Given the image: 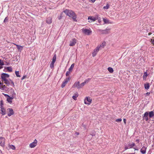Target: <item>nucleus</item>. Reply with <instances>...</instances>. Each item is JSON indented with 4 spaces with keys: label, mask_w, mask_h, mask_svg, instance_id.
I'll use <instances>...</instances> for the list:
<instances>
[{
    "label": "nucleus",
    "mask_w": 154,
    "mask_h": 154,
    "mask_svg": "<svg viewBox=\"0 0 154 154\" xmlns=\"http://www.w3.org/2000/svg\"><path fill=\"white\" fill-rule=\"evenodd\" d=\"M9 77V75L7 73H2L1 75V79L2 81L4 82V83L7 85V86H9L11 83L13 86H14V83L13 81L10 79H8L7 78Z\"/></svg>",
    "instance_id": "f257e3e1"
},
{
    "label": "nucleus",
    "mask_w": 154,
    "mask_h": 154,
    "mask_svg": "<svg viewBox=\"0 0 154 154\" xmlns=\"http://www.w3.org/2000/svg\"><path fill=\"white\" fill-rule=\"evenodd\" d=\"M84 83H82L81 84H80V82H76L74 83L73 87H76L78 89H79L84 86Z\"/></svg>",
    "instance_id": "f03ea898"
},
{
    "label": "nucleus",
    "mask_w": 154,
    "mask_h": 154,
    "mask_svg": "<svg viewBox=\"0 0 154 154\" xmlns=\"http://www.w3.org/2000/svg\"><path fill=\"white\" fill-rule=\"evenodd\" d=\"M56 54H55L53 58L52 61L50 64V67L51 68H54V64L56 61Z\"/></svg>",
    "instance_id": "7ed1b4c3"
},
{
    "label": "nucleus",
    "mask_w": 154,
    "mask_h": 154,
    "mask_svg": "<svg viewBox=\"0 0 154 154\" xmlns=\"http://www.w3.org/2000/svg\"><path fill=\"white\" fill-rule=\"evenodd\" d=\"M98 16L94 17L91 16H89L88 18V22L90 23L95 21L96 20L98 19Z\"/></svg>",
    "instance_id": "20e7f679"
},
{
    "label": "nucleus",
    "mask_w": 154,
    "mask_h": 154,
    "mask_svg": "<svg viewBox=\"0 0 154 154\" xmlns=\"http://www.w3.org/2000/svg\"><path fill=\"white\" fill-rule=\"evenodd\" d=\"M110 29L109 28H106L104 30H103L101 29H99L98 31L100 32L101 34H106L108 33L110 31Z\"/></svg>",
    "instance_id": "39448f33"
},
{
    "label": "nucleus",
    "mask_w": 154,
    "mask_h": 154,
    "mask_svg": "<svg viewBox=\"0 0 154 154\" xmlns=\"http://www.w3.org/2000/svg\"><path fill=\"white\" fill-rule=\"evenodd\" d=\"M70 15L69 17H71L72 18L74 21H76V16L75 13L71 10V12L70 13Z\"/></svg>",
    "instance_id": "423d86ee"
},
{
    "label": "nucleus",
    "mask_w": 154,
    "mask_h": 154,
    "mask_svg": "<svg viewBox=\"0 0 154 154\" xmlns=\"http://www.w3.org/2000/svg\"><path fill=\"white\" fill-rule=\"evenodd\" d=\"M92 99L89 97H86L84 103H85L87 105H90Z\"/></svg>",
    "instance_id": "0eeeda50"
},
{
    "label": "nucleus",
    "mask_w": 154,
    "mask_h": 154,
    "mask_svg": "<svg viewBox=\"0 0 154 154\" xmlns=\"http://www.w3.org/2000/svg\"><path fill=\"white\" fill-rule=\"evenodd\" d=\"M5 139L4 137H0V146L4 147L5 146Z\"/></svg>",
    "instance_id": "6e6552de"
},
{
    "label": "nucleus",
    "mask_w": 154,
    "mask_h": 154,
    "mask_svg": "<svg viewBox=\"0 0 154 154\" xmlns=\"http://www.w3.org/2000/svg\"><path fill=\"white\" fill-rule=\"evenodd\" d=\"M70 79L69 77H67L65 79L61 85V87L62 88H64L67 82L70 80Z\"/></svg>",
    "instance_id": "1a4fd4ad"
},
{
    "label": "nucleus",
    "mask_w": 154,
    "mask_h": 154,
    "mask_svg": "<svg viewBox=\"0 0 154 154\" xmlns=\"http://www.w3.org/2000/svg\"><path fill=\"white\" fill-rule=\"evenodd\" d=\"M100 50V47L97 46L96 48L94 49L92 53V55L93 57H95Z\"/></svg>",
    "instance_id": "9d476101"
},
{
    "label": "nucleus",
    "mask_w": 154,
    "mask_h": 154,
    "mask_svg": "<svg viewBox=\"0 0 154 154\" xmlns=\"http://www.w3.org/2000/svg\"><path fill=\"white\" fill-rule=\"evenodd\" d=\"M37 141L35 139L34 142L30 143L29 145V147L31 148H33L35 147L37 145Z\"/></svg>",
    "instance_id": "9b49d317"
},
{
    "label": "nucleus",
    "mask_w": 154,
    "mask_h": 154,
    "mask_svg": "<svg viewBox=\"0 0 154 154\" xmlns=\"http://www.w3.org/2000/svg\"><path fill=\"white\" fill-rule=\"evenodd\" d=\"M0 89L2 90L3 91H6L7 89V88L6 86L3 85V83H2L0 81Z\"/></svg>",
    "instance_id": "f8f14e48"
},
{
    "label": "nucleus",
    "mask_w": 154,
    "mask_h": 154,
    "mask_svg": "<svg viewBox=\"0 0 154 154\" xmlns=\"http://www.w3.org/2000/svg\"><path fill=\"white\" fill-rule=\"evenodd\" d=\"M76 43V40L75 38L72 39L70 41L69 45L71 46H73L75 45Z\"/></svg>",
    "instance_id": "ddd939ff"
},
{
    "label": "nucleus",
    "mask_w": 154,
    "mask_h": 154,
    "mask_svg": "<svg viewBox=\"0 0 154 154\" xmlns=\"http://www.w3.org/2000/svg\"><path fill=\"white\" fill-rule=\"evenodd\" d=\"M8 112V116H11L13 115L14 114L13 110L11 108H8L7 109Z\"/></svg>",
    "instance_id": "4468645a"
},
{
    "label": "nucleus",
    "mask_w": 154,
    "mask_h": 154,
    "mask_svg": "<svg viewBox=\"0 0 154 154\" xmlns=\"http://www.w3.org/2000/svg\"><path fill=\"white\" fill-rule=\"evenodd\" d=\"M82 31L84 33L88 35H89L91 32L90 30L85 29H82Z\"/></svg>",
    "instance_id": "2eb2a0df"
},
{
    "label": "nucleus",
    "mask_w": 154,
    "mask_h": 154,
    "mask_svg": "<svg viewBox=\"0 0 154 154\" xmlns=\"http://www.w3.org/2000/svg\"><path fill=\"white\" fill-rule=\"evenodd\" d=\"M148 112H146L144 114L143 116V119H145L146 121H147L148 120Z\"/></svg>",
    "instance_id": "dca6fc26"
},
{
    "label": "nucleus",
    "mask_w": 154,
    "mask_h": 154,
    "mask_svg": "<svg viewBox=\"0 0 154 154\" xmlns=\"http://www.w3.org/2000/svg\"><path fill=\"white\" fill-rule=\"evenodd\" d=\"M146 147L145 146H143L140 149V152L142 154L146 153Z\"/></svg>",
    "instance_id": "f3484780"
},
{
    "label": "nucleus",
    "mask_w": 154,
    "mask_h": 154,
    "mask_svg": "<svg viewBox=\"0 0 154 154\" xmlns=\"http://www.w3.org/2000/svg\"><path fill=\"white\" fill-rule=\"evenodd\" d=\"M1 111L0 113H1L2 115H5L6 114V111L5 109L3 107H0Z\"/></svg>",
    "instance_id": "a211bd4d"
},
{
    "label": "nucleus",
    "mask_w": 154,
    "mask_h": 154,
    "mask_svg": "<svg viewBox=\"0 0 154 154\" xmlns=\"http://www.w3.org/2000/svg\"><path fill=\"white\" fill-rule=\"evenodd\" d=\"M71 10H69L68 9H66L63 12L67 15L69 17L70 12H71Z\"/></svg>",
    "instance_id": "6ab92c4d"
},
{
    "label": "nucleus",
    "mask_w": 154,
    "mask_h": 154,
    "mask_svg": "<svg viewBox=\"0 0 154 154\" xmlns=\"http://www.w3.org/2000/svg\"><path fill=\"white\" fill-rule=\"evenodd\" d=\"M14 98V97H8L7 99V100L10 103H11L12 102V101L11 100H12Z\"/></svg>",
    "instance_id": "aec40b11"
},
{
    "label": "nucleus",
    "mask_w": 154,
    "mask_h": 154,
    "mask_svg": "<svg viewBox=\"0 0 154 154\" xmlns=\"http://www.w3.org/2000/svg\"><path fill=\"white\" fill-rule=\"evenodd\" d=\"M106 45V42L104 41L101 43V44L100 45V46H98L99 47H100V48H103Z\"/></svg>",
    "instance_id": "412c9836"
},
{
    "label": "nucleus",
    "mask_w": 154,
    "mask_h": 154,
    "mask_svg": "<svg viewBox=\"0 0 154 154\" xmlns=\"http://www.w3.org/2000/svg\"><path fill=\"white\" fill-rule=\"evenodd\" d=\"M148 113L149 114V116L150 118L154 116V112L153 111L149 112Z\"/></svg>",
    "instance_id": "4be33fe9"
},
{
    "label": "nucleus",
    "mask_w": 154,
    "mask_h": 154,
    "mask_svg": "<svg viewBox=\"0 0 154 154\" xmlns=\"http://www.w3.org/2000/svg\"><path fill=\"white\" fill-rule=\"evenodd\" d=\"M78 94L77 93H76L72 97V98L76 100L77 99V97L78 96Z\"/></svg>",
    "instance_id": "5701e85b"
},
{
    "label": "nucleus",
    "mask_w": 154,
    "mask_h": 154,
    "mask_svg": "<svg viewBox=\"0 0 154 154\" xmlns=\"http://www.w3.org/2000/svg\"><path fill=\"white\" fill-rule=\"evenodd\" d=\"M52 22V19L51 17H48L46 20V22L49 24L51 23Z\"/></svg>",
    "instance_id": "b1692460"
},
{
    "label": "nucleus",
    "mask_w": 154,
    "mask_h": 154,
    "mask_svg": "<svg viewBox=\"0 0 154 154\" xmlns=\"http://www.w3.org/2000/svg\"><path fill=\"white\" fill-rule=\"evenodd\" d=\"M4 63L3 61L0 59V69L2 68V66L4 65Z\"/></svg>",
    "instance_id": "393cba45"
},
{
    "label": "nucleus",
    "mask_w": 154,
    "mask_h": 154,
    "mask_svg": "<svg viewBox=\"0 0 154 154\" xmlns=\"http://www.w3.org/2000/svg\"><path fill=\"white\" fill-rule=\"evenodd\" d=\"M144 87L145 89H149V84L148 83H147L144 85Z\"/></svg>",
    "instance_id": "a878e982"
},
{
    "label": "nucleus",
    "mask_w": 154,
    "mask_h": 154,
    "mask_svg": "<svg viewBox=\"0 0 154 154\" xmlns=\"http://www.w3.org/2000/svg\"><path fill=\"white\" fill-rule=\"evenodd\" d=\"M18 50H22L23 48V47L20 45H15Z\"/></svg>",
    "instance_id": "bb28decb"
},
{
    "label": "nucleus",
    "mask_w": 154,
    "mask_h": 154,
    "mask_svg": "<svg viewBox=\"0 0 154 154\" xmlns=\"http://www.w3.org/2000/svg\"><path fill=\"white\" fill-rule=\"evenodd\" d=\"M74 66V64L73 63L71 65L70 68L69 69V70L70 71H72Z\"/></svg>",
    "instance_id": "cd10ccee"
},
{
    "label": "nucleus",
    "mask_w": 154,
    "mask_h": 154,
    "mask_svg": "<svg viewBox=\"0 0 154 154\" xmlns=\"http://www.w3.org/2000/svg\"><path fill=\"white\" fill-rule=\"evenodd\" d=\"M108 71L110 72V73H112L113 72V69L110 67H109L107 69Z\"/></svg>",
    "instance_id": "c85d7f7f"
},
{
    "label": "nucleus",
    "mask_w": 154,
    "mask_h": 154,
    "mask_svg": "<svg viewBox=\"0 0 154 154\" xmlns=\"http://www.w3.org/2000/svg\"><path fill=\"white\" fill-rule=\"evenodd\" d=\"M103 20L105 23H109V20L106 18H103Z\"/></svg>",
    "instance_id": "c756f323"
},
{
    "label": "nucleus",
    "mask_w": 154,
    "mask_h": 154,
    "mask_svg": "<svg viewBox=\"0 0 154 154\" xmlns=\"http://www.w3.org/2000/svg\"><path fill=\"white\" fill-rule=\"evenodd\" d=\"M6 69L9 72H11L12 71V68L11 66L7 67Z\"/></svg>",
    "instance_id": "7c9ffc66"
},
{
    "label": "nucleus",
    "mask_w": 154,
    "mask_h": 154,
    "mask_svg": "<svg viewBox=\"0 0 154 154\" xmlns=\"http://www.w3.org/2000/svg\"><path fill=\"white\" fill-rule=\"evenodd\" d=\"M9 147L11 149H12L13 150H15V146L12 145H9Z\"/></svg>",
    "instance_id": "2f4dec72"
},
{
    "label": "nucleus",
    "mask_w": 154,
    "mask_h": 154,
    "mask_svg": "<svg viewBox=\"0 0 154 154\" xmlns=\"http://www.w3.org/2000/svg\"><path fill=\"white\" fill-rule=\"evenodd\" d=\"M147 76V73L146 72H145L144 73L143 75V79H146V78Z\"/></svg>",
    "instance_id": "473e14b6"
},
{
    "label": "nucleus",
    "mask_w": 154,
    "mask_h": 154,
    "mask_svg": "<svg viewBox=\"0 0 154 154\" xmlns=\"http://www.w3.org/2000/svg\"><path fill=\"white\" fill-rule=\"evenodd\" d=\"M128 146H129L130 148H132L134 146H135V144L134 143H133L132 144H129L128 145Z\"/></svg>",
    "instance_id": "72a5a7b5"
},
{
    "label": "nucleus",
    "mask_w": 154,
    "mask_h": 154,
    "mask_svg": "<svg viewBox=\"0 0 154 154\" xmlns=\"http://www.w3.org/2000/svg\"><path fill=\"white\" fill-rule=\"evenodd\" d=\"M15 73L17 77H20V76L19 75V71H16L15 72Z\"/></svg>",
    "instance_id": "f704fd0d"
},
{
    "label": "nucleus",
    "mask_w": 154,
    "mask_h": 154,
    "mask_svg": "<svg viewBox=\"0 0 154 154\" xmlns=\"http://www.w3.org/2000/svg\"><path fill=\"white\" fill-rule=\"evenodd\" d=\"M109 7V6L108 4H107L106 6H104L103 7V8L104 9H108Z\"/></svg>",
    "instance_id": "c9c22d12"
},
{
    "label": "nucleus",
    "mask_w": 154,
    "mask_h": 154,
    "mask_svg": "<svg viewBox=\"0 0 154 154\" xmlns=\"http://www.w3.org/2000/svg\"><path fill=\"white\" fill-rule=\"evenodd\" d=\"M90 79H86L84 82H82L83 83H84V85L85 84L87 83H88L90 81Z\"/></svg>",
    "instance_id": "e433bc0d"
},
{
    "label": "nucleus",
    "mask_w": 154,
    "mask_h": 154,
    "mask_svg": "<svg viewBox=\"0 0 154 154\" xmlns=\"http://www.w3.org/2000/svg\"><path fill=\"white\" fill-rule=\"evenodd\" d=\"M71 72V71H69V70L68 71H67L66 72V76H69Z\"/></svg>",
    "instance_id": "4c0bfd02"
},
{
    "label": "nucleus",
    "mask_w": 154,
    "mask_h": 154,
    "mask_svg": "<svg viewBox=\"0 0 154 154\" xmlns=\"http://www.w3.org/2000/svg\"><path fill=\"white\" fill-rule=\"evenodd\" d=\"M3 101L2 100H1L0 101V106H1V107H3Z\"/></svg>",
    "instance_id": "58836bf2"
},
{
    "label": "nucleus",
    "mask_w": 154,
    "mask_h": 154,
    "mask_svg": "<svg viewBox=\"0 0 154 154\" xmlns=\"http://www.w3.org/2000/svg\"><path fill=\"white\" fill-rule=\"evenodd\" d=\"M122 120V119L121 118L117 119L116 120V121L117 122H120Z\"/></svg>",
    "instance_id": "ea45409f"
},
{
    "label": "nucleus",
    "mask_w": 154,
    "mask_h": 154,
    "mask_svg": "<svg viewBox=\"0 0 154 154\" xmlns=\"http://www.w3.org/2000/svg\"><path fill=\"white\" fill-rule=\"evenodd\" d=\"M151 42L154 45V38L151 39Z\"/></svg>",
    "instance_id": "a19ab883"
},
{
    "label": "nucleus",
    "mask_w": 154,
    "mask_h": 154,
    "mask_svg": "<svg viewBox=\"0 0 154 154\" xmlns=\"http://www.w3.org/2000/svg\"><path fill=\"white\" fill-rule=\"evenodd\" d=\"M130 148H129V146H128H128H125V150H126L128 149H130Z\"/></svg>",
    "instance_id": "79ce46f5"
},
{
    "label": "nucleus",
    "mask_w": 154,
    "mask_h": 154,
    "mask_svg": "<svg viewBox=\"0 0 154 154\" xmlns=\"http://www.w3.org/2000/svg\"><path fill=\"white\" fill-rule=\"evenodd\" d=\"M62 13H61L60 14V16L59 17L58 19H60L62 17Z\"/></svg>",
    "instance_id": "37998d69"
},
{
    "label": "nucleus",
    "mask_w": 154,
    "mask_h": 154,
    "mask_svg": "<svg viewBox=\"0 0 154 154\" xmlns=\"http://www.w3.org/2000/svg\"><path fill=\"white\" fill-rule=\"evenodd\" d=\"M8 19H7V17H6L5 19H4V22H7L8 21Z\"/></svg>",
    "instance_id": "c03bdc74"
},
{
    "label": "nucleus",
    "mask_w": 154,
    "mask_h": 154,
    "mask_svg": "<svg viewBox=\"0 0 154 154\" xmlns=\"http://www.w3.org/2000/svg\"><path fill=\"white\" fill-rule=\"evenodd\" d=\"M26 76H24L22 77L21 79L23 80V79H24L25 78H26Z\"/></svg>",
    "instance_id": "a18cd8bd"
},
{
    "label": "nucleus",
    "mask_w": 154,
    "mask_h": 154,
    "mask_svg": "<svg viewBox=\"0 0 154 154\" xmlns=\"http://www.w3.org/2000/svg\"><path fill=\"white\" fill-rule=\"evenodd\" d=\"M123 121L125 124L126 123V120L125 119H124Z\"/></svg>",
    "instance_id": "49530a36"
},
{
    "label": "nucleus",
    "mask_w": 154,
    "mask_h": 154,
    "mask_svg": "<svg viewBox=\"0 0 154 154\" xmlns=\"http://www.w3.org/2000/svg\"><path fill=\"white\" fill-rule=\"evenodd\" d=\"M96 0H91V2H92L94 3L96 1Z\"/></svg>",
    "instance_id": "de8ad7c7"
},
{
    "label": "nucleus",
    "mask_w": 154,
    "mask_h": 154,
    "mask_svg": "<svg viewBox=\"0 0 154 154\" xmlns=\"http://www.w3.org/2000/svg\"><path fill=\"white\" fill-rule=\"evenodd\" d=\"M5 96H7L8 97H9L10 96L8 94H5Z\"/></svg>",
    "instance_id": "09e8293b"
},
{
    "label": "nucleus",
    "mask_w": 154,
    "mask_h": 154,
    "mask_svg": "<svg viewBox=\"0 0 154 154\" xmlns=\"http://www.w3.org/2000/svg\"><path fill=\"white\" fill-rule=\"evenodd\" d=\"M149 94H150V93L149 92H147L146 93V94L147 95H149Z\"/></svg>",
    "instance_id": "8fccbe9b"
},
{
    "label": "nucleus",
    "mask_w": 154,
    "mask_h": 154,
    "mask_svg": "<svg viewBox=\"0 0 154 154\" xmlns=\"http://www.w3.org/2000/svg\"><path fill=\"white\" fill-rule=\"evenodd\" d=\"M136 141L138 143L139 142V139H137Z\"/></svg>",
    "instance_id": "3c124183"
},
{
    "label": "nucleus",
    "mask_w": 154,
    "mask_h": 154,
    "mask_svg": "<svg viewBox=\"0 0 154 154\" xmlns=\"http://www.w3.org/2000/svg\"><path fill=\"white\" fill-rule=\"evenodd\" d=\"M2 153V152L1 149H0V154Z\"/></svg>",
    "instance_id": "603ef678"
},
{
    "label": "nucleus",
    "mask_w": 154,
    "mask_h": 154,
    "mask_svg": "<svg viewBox=\"0 0 154 154\" xmlns=\"http://www.w3.org/2000/svg\"><path fill=\"white\" fill-rule=\"evenodd\" d=\"M128 154H134V153H129Z\"/></svg>",
    "instance_id": "864d4df0"
},
{
    "label": "nucleus",
    "mask_w": 154,
    "mask_h": 154,
    "mask_svg": "<svg viewBox=\"0 0 154 154\" xmlns=\"http://www.w3.org/2000/svg\"><path fill=\"white\" fill-rule=\"evenodd\" d=\"M151 34V33H149V35H150V34Z\"/></svg>",
    "instance_id": "5fc2aeb1"
},
{
    "label": "nucleus",
    "mask_w": 154,
    "mask_h": 154,
    "mask_svg": "<svg viewBox=\"0 0 154 154\" xmlns=\"http://www.w3.org/2000/svg\"><path fill=\"white\" fill-rule=\"evenodd\" d=\"M99 22H100L101 21V20H99Z\"/></svg>",
    "instance_id": "6e6d98bb"
},
{
    "label": "nucleus",
    "mask_w": 154,
    "mask_h": 154,
    "mask_svg": "<svg viewBox=\"0 0 154 154\" xmlns=\"http://www.w3.org/2000/svg\"><path fill=\"white\" fill-rule=\"evenodd\" d=\"M134 149L135 150H137V149H135V148H134Z\"/></svg>",
    "instance_id": "4d7b16f0"
}]
</instances>
